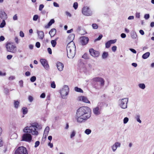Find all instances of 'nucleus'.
<instances>
[{
    "label": "nucleus",
    "instance_id": "nucleus-1",
    "mask_svg": "<svg viewBox=\"0 0 154 154\" xmlns=\"http://www.w3.org/2000/svg\"><path fill=\"white\" fill-rule=\"evenodd\" d=\"M41 128V126L37 123H32L31 126L25 127L23 129V131L25 133L23 135L21 140L30 142L32 140V136L30 133L37 136L38 134V131Z\"/></svg>",
    "mask_w": 154,
    "mask_h": 154
},
{
    "label": "nucleus",
    "instance_id": "nucleus-2",
    "mask_svg": "<svg viewBox=\"0 0 154 154\" xmlns=\"http://www.w3.org/2000/svg\"><path fill=\"white\" fill-rule=\"evenodd\" d=\"M91 116V109L87 106H82L76 111V118L78 122H84L90 118Z\"/></svg>",
    "mask_w": 154,
    "mask_h": 154
},
{
    "label": "nucleus",
    "instance_id": "nucleus-3",
    "mask_svg": "<svg viewBox=\"0 0 154 154\" xmlns=\"http://www.w3.org/2000/svg\"><path fill=\"white\" fill-rule=\"evenodd\" d=\"M66 50L68 57L69 58H73L76 53V47L73 42H69L67 45Z\"/></svg>",
    "mask_w": 154,
    "mask_h": 154
},
{
    "label": "nucleus",
    "instance_id": "nucleus-4",
    "mask_svg": "<svg viewBox=\"0 0 154 154\" xmlns=\"http://www.w3.org/2000/svg\"><path fill=\"white\" fill-rule=\"evenodd\" d=\"M128 101V98L120 99L118 101L119 106L122 109L127 107V103Z\"/></svg>",
    "mask_w": 154,
    "mask_h": 154
},
{
    "label": "nucleus",
    "instance_id": "nucleus-5",
    "mask_svg": "<svg viewBox=\"0 0 154 154\" xmlns=\"http://www.w3.org/2000/svg\"><path fill=\"white\" fill-rule=\"evenodd\" d=\"M60 91V93L63 99H65L66 96L68 95L69 92V88L68 86L65 85Z\"/></svg>",
    "mask_w": 154,
    "mask_h": 154
},
{
    "label": "nucleus",
    "instance_id": "nucleus-6",
    "mask_svg": "<svg viewBox=\"0 0 154 154\" xmlns=\"http://www.w3.org/2000/svg\"><path fill=\"white\" fill-rule=\"evenodd\" d=\"M102 104V103H98L97 106L93 109V111L94 115L97 116L101 114Z\"/></svg>",
    "mask_w": 154,
    "mask_h": 154
},
{
    "label": "nucleus",
    "instance_id": "nucleus-7",
    "mask_svg": "<svg viewBox=\"0 0 154 154\" xmlns=\"http://www.w3.org/2000/svg\"><path fill=\"white\" fill-rule=\"evenodd\" d=\"M6 47L9 52L15 53L16 52V46L12 45L10 42L8 43L6 45Z\"/></svg>",
    "mask_w": 154,
    "mask_h": 154
},
{
    "label": "nucleus",
    "instance_id": "nucleus-8",
    "mask_svg": "<svg viewBox=\"0 0 154 154\" xmlns=\"http://www.w3.org/2000/svg\"><path fill=\"white\" fill-rule=\"evenodd\" d=\"M82 12L84 15L87 16H91L92 14L91 10L87 6L84 7L82 8Z\"/></svg>",
    "mask_w": 154,
    "mask_h": 154
},
{
    "label": "nucleus",
    "instance_id": "nucleus-9",
    "mask_svg": "<svg viewBox=\"0 0 154 154\" xmlns=\"http://www.w3.org/2000/svg\"><path fill=\"white\" fill-rule=\"evenodd\" d=\"M14 154H28L26 148L23 146L19 147L15 151Z\"/></svg>",
    "mask_w": 154,
    "mask_h": 154
},
{
    "label": "nucleus",
    "instance_id": "nucleus-10",
    "mask_svg": "<svg viewBox=\"0 0 154 154\" xmlns=\"http://www.w3.org/2000/svg\"><path fill=\"white\" fill-rule=\"evenodd\" d=\"M40 62L42 66L46 70H48L49 69V66L47 61L46 60L43 59H41Z\"/></svg>",
    "mask_w": 154,
    "mask_h": 154
},
{
    "label": "nucleus",
    "instance_id": "nucleus-11",
    "mask_svg": "<svg viewBox=\"0 0 154 154\" xmlns=\"http://www.w3.org/2000/svg\"><path fill=\"white\" fill-rule=\"evenodd\" d=\"M92 80L94 82H100V85L101 86L103 87L104 85L105 81L102 78L99 77H95Z\"/></svg>",
    "mask_w": 154,
    "mask_h": 154
},
{
    "label": "nucleus",
    "instance_id": "nucleus-12",
    "mask_svg": "<svg viewBox=\"0 0 154 154\" xmlns=\"http://www.w3.org/2000/svg\"><path fill=\"white\" fill-rule=\"evenodd\" d=\"M89 52L91 55L94 57H97L100 55V53L99 51H95L93 48L90 49Z\"/></svg>",
    "mask_w": 154,
    "mask_h": 154
},
{
    "label": "nucleus",
    "instance_id": "nucleus-13",
    "mask_svg": "<svg viewBox=\"0 0 154 154\" xmlns=\"http://www.w3.org/2000/svg\"><path fill=\"white\" fill-rule=\"evenodd\" d=\"M80 40L81 43L83 45H86L88 43L89 41L88 38L85 36L80 37Z\"/></svg>",
    "mask_w": 154,
    "mask_h": 154
},
{
    "label": "nucleus",
    "instance_id": "nucleus-14",
    "mask_svg": "<svg viewBox=\"0 0 154 154\" xmlns=\"http://www.w3.org/2000/svg\"><path fill=\"white\" fill-rule=\"evenodd\" d=\"M56 66L59 71H63L64 67V65L63 63L59 62H57L56 63Z\"/></svg>",
    "mask_w": 154,
    "mask_h": 154
},
{
    "label": "nucleus",
    "instance_id": "nucleus-15",
    "mask_svg": "<svg viewBox=\"0 0 154 154\" xmlns=\"http://www.w3.org/2000/svg\"><path fill=\"white\" fill-rule=\"evenodd\" d=\"M121 146V143L119 142H116L111 147V148L113 152H114L116 150L117 148L118 147H120Z\"/></svg>",
    "mask_w": 154,
    "mask_h": 154
},
{
    "label": "nucleus",
    "instance_id": "nucleus-16",
    "mask_svg": "<svg viewBox=\"0 0 154 154\" xmlns=\"http://www.w3.org/2000/svg\"><path fill=\"white\" fill-rule=\"evenodd\" d=\"M0 17L3 20L6 19L7 17L6 13L5 11L1 10H0Z\"/></svg>",
    "mask_w": 154,
    "mask_h": 154
},
{
    "label": "nucleus",
    "instance_id": "nucleus-17",
    "mask_svg": "<svg viewBox=\"0 0 154 154\" xmlns=\"http://www.w3.org/2000/svg\"><path fill=\"white\" fill-rule=\"evenodd\" d=\"M80 100H82L85 103H90V101L88 100L87 98L85 96H81L79 97Z\"/></svg>",
    "mask_w": 154,
    "mask_h": 154
},
{
    "label": "nucleus",
    "instance_id": "nucleus-18",
    "mask_svg": "<svg viewBox=\"0 0 154 154\" xmlns=\"http://www.w3.org/2000/svg\"><path fill=\"white\" fill-rule=\"evenodd\" d=\"M37 33L38 34L39 38L41 39H42L44 36V34L43 32L42 31H37Z\"/></svg>",
    "mask_w": 154,
    "mask_h": 154
},
{
    "label": "nucleus",
    "instance_id": "nucleus-19",
    "mask_svg": "<svg viewBox=\"0 0 154 154\" xmlns=\"http://www.w3.org/2000/svg\"><path fill=\"white\" fill-rule=\"evenodd\" d=\"M75 36V35L74 34L72 33L70 34L68 37L67 41L69 42H73V41L74 38Z\"/></svg>",
    "mask_w": 154,
    "mask_h": 154
},
{
    "label": "nucleus",
    "instance_id": "nucleus-20",
    "mask_svg": "<svg viewBox=\"0 0 154 154\" xmlns=\"http://www.w3.org/2000/svg\"><path fill=\"white\" fill-rule=\"evenodd\" d=\"M131 38L133 39H135L137 38V35L134 31H132L131 33Z\"/></svg>",
    "mask_w": 154,
    "mask_h": 154
},
{
    "label": "nucleus",
    "instance_id": "nucleus-21",
    "mask_svg": "<svg viewBox=\"0 0 154 154\" xmlns=\"http://www.w3.org/2000/svg\"><path fill=\"white\" fill-rule=\"evenodd\" d=\"M56 30L55 29L53 28L49 32V34L51 37L54 36L56 33Z\"/></svg>",
    "mask_w": 154,
    "mask_h": 154
},
{
    "label": "nucleus",
    "instance_id": "nucleus-22",
    "mask_svg": "<svg viewBox=\"0 0 154 154\" xmlns=\"http://www.w3.org/2000/svg\"><path fill=\"white\" fill-rule=\"evenodd\" d=\"M140 115L139 114H136L134 118L137 121L140 123H141V121L140 119Z\"/></svg>",
    "mask_w": 154,
    "mask_h": 154
},
{
    "label": "nucleus",
    "instance_id": "nucleus-23",
    "mask_svg": "<svg viewBox=\"0 0 154 154\" xmlns=\"http://www.w3.org/2000/svg\"><path fill=\"white\" fill-rule=\"evenodd\" d=\"M150 53L149 52H147L143 54L142 55V58L143 59H146L148 58L150 55Z\"/></svg>",
    "mask_w": 154,
    "mask_h": 154
},
{
    "label": "nucleus",
    "instance_id": "nucleus-24",
    "mask_svg": "<svg viewBox=\"0 0 154 154\" xmlns=\"http://www.w3.org/2000/svg\"><path fill=\"white\" fill-rule=\"evenodd\" d=\"M49 129L50 128L48 126L47 127L45 128L44 133V135H45V136H47L48 135V134L49 131Z\"/></svg>",
    "mask_w": 154,
    "mask_h": 154
},
{
    "label": "nucleus",
    "instance_id": "nucleus-25",
    "mask_svg": "<svg viewBox=\"0 0 154 154\" xmlns=\"http://www.w3.org/2000/svg\"><path fill=\"white\" fill-rule=\"evenodd\" d=\"M108 55V52L104 51L102 55V58L103 59H105L107 58Z\"/></svg>",
    "mask_w": 154,
    "mask_h": 154
},
{
    "label": "nucleus",
    "instance_id": "nucleus-26",
    "mask_svg": "<svg viewBox=\"0 0 154 154\" xmlns=\"http://www.w3.org/2000/svg\"><path fill=\"white\" fill-rule=\"evenodd\" d=\"M19 102L18 100H14V105L15 108L17 109L19 106Z\"/></svg>",
    "mask_w": 154,
    "mask_h": 154
},
{
    "label": "nucleus",
    "instance_id": "nucleus-27",
    "mask_svg": "<svg viewBox=\"0 0 154 154\" xmlns=\"http://www.w3.org/2000/svg\"><path fill=\"white\" fill-rule=\"evenodd\" d=\"M22 110L23 115L26 114L28 112V109L26 107H23L22 108Z\"/></svg>",
    "mask_w": 154,
    "mask_h": 154
},
{
    "label": "nucleus",
    "instance_id": "nucleus-28",
    "mask_svg": "<svg viewBox=\"0 0 154 154\" xmlns=\"http://www.w3.org/2000/svg\"><path fill=\"white\" fill-rule=\"evenodd\" d=\"M75 91L77 92L83 93V90L80 88H79L77 87H76L75 88Z\"/></svg>",
    "mask_w": 154,
    "mask_h": 154
},
{
    "label": "nucleus",
    "instance_id": "nucleus-29",
    "mask_svg": "<svg viewBox=\"0 0 154 154\" xmlns=\"http://www.w3.org/2000/svg\"><path fill=\"white\" fill-rule=\"evenodd\" d=\"M51 43L53 47H54L57 44V42L56 40H52L51 42Z\"/></svg>",
    "mask_w": 154,
    "mask_h": 154
},
{
    "label": "nucleus",
    "instance_id": "nucleus-30",
    "mask_svg": "<svg viewBox=\"0 0 154 154\" xmlns=\"http://www.w3.org/2000/svg\"><path fill=\"white\" fill-rule=\"evenodd\" d=\"M6 24V23L4 20H3L2 23L0 25V28H2L4 27Z\"/></svg>",
    "mask_w": 154,
    "mask_h": 154
},
{
    "label": "nucleus",
    "instance_id": "nucleus-31",
    "mask_svg": "<svg viewBox=\"0 0 154 154\" xmlns=\"http://www.w3.org/2000/svg\"><path fill=\"white\" fill-rule=\"evenodd\" d=\"M139 87L142 89H144L145 88V85L144 84L141 83L139 84Z\"/></svg>",
    "mask_w": 154,
    "mask_h": 154
},
{
    "label": "nucleus",
    "instance_id": "nucleus-32",
    "mask_svg": "<svg viewBox=\"0 0 154 154\" xmlns=\"http://www.w3.org/2000/svg\"><path fill=\"white\" fill-rule=\"evenodd\" d=\"M54 19H52L50 20V21L48 23V26H50L52 25V24L54 23Z\"/></svg>",
    "mask_w": 154,
    "mask_h": 154
},
{
    "label": "nucleus",
    "instance_id": "nucleus-33",
    "mask_svg": "<svg viewBox=\"0 0 154 154\" xmlns=\"http://www.w3.org/2000/svg\"><path fill=\"white\" fill-rule=\"evenodd\" d=\"M111 45L110 42L108 41L105 43V47L106 48H109L110 47Z\"/></svg>",
    "mask_w": 154,
    "mask_h": 154
},
{
    "label": "nucleus",
    "instance_id": "nucleus-34",
    "mask_svg": "<svg viewBox=\"0 0 154 154\" xmlns=\"http://www.w3.org/2000/svg\"><path fill=\"white\" fill-rule=\"evenodd\" d=\"M76 132L75 131H73L71 133L70 135V137L71 138H72L75 135Z\"/></svg>",
    "mask_w": 154,
    "mask_h": 154
},
{
    "label": "nucleus",
    "instance_id": "nucleus-35",
    "mask_svg": "<svg viewBox=\"0 0 154 154\" xmlns=\"http://www.w3.org/2000/svg\"><path fill=\"white\" fill-rule=\"evenodd\" d=\"M91 132V130L90 129H86L85 131V133L87 135H89L90 134Z\"/></svg>",
    "mask_w": 154,
    "mask_h": 154
},
{
    "label": "nucleus",
    "instance_id": "nucleus-36",
    "mask_svg": "<svg viewBox=\"0 0 154 154\" xmlns=\"http://www.w3.org/2000/svg\"><path fill=\"white\" fill-rule=\"evenodd\" d=\"M78 4L77 2H74V3L73 5V7L74 8V9L75 10H76L78 8Z\"/></svg>",
    "mask_w": 154,
    "mask_h": 154
},
{
    "label": "nucleus",
    "instance_id": "nucleus-37",
    "mask_svg": "<svg viewBox=\"0 0 154 154\" xmlns=\"http://www.w3.org/2000/svg\"><path fill=\"white\" fill-rule=\"evenodd\" d=\"M36 80V78L35 76H33L30 79V81L32 82H34Z\"/></svg>",
    "mask_w": 154,
    "mask_h": 154
},
{
    "label": "nucleus",
    "instance_id": "nucleus-38",
    "mask_svg": "<svg viewBox=\"0 0 154 154\" xmlns=\"http://www.w3.org/2000/svg\"><path fill=\"white\" fill-rule=\"evenodd\" d=\"M92 27L93 29H96L98 28V26L96 23H93L92 24Z\"/></svg>",
    "mask_w": 154,
    "mask_h": 154
},
{
    "label": "nucleus",
    "instance_id": "nucleus-39",
    "mask_svg": "<svg viewBox=\"0 0 154 154\" xmlns=\"http://www.w3.org/2000/svg\"><path fill=\"white\" fill-rule=\"evenodd\" d=\"M51 87L53 88H56V85L54 81L52 82L51 85Z\"/></svg>",
    "mask_w": 154,
    "mask_h": 154
},
{
    "label": "nucleus",
    "instance_id": "nucleus-40",
    "mask_svg": "<svg viewBox=\"0 0 154 154\" xmlns=\"http://www.w3.org/2000/svg\"><path fill=\"white\" fill-rule=\"evenodd\" d=\"M150 17V15L149 14H146L144 15V18L146 20L148 19Z\"/></svg>",
    "mask_w": 154,
    "mask_h": 154
},
{
    "label": "nucleus",
    "instance_id": "nucleus-41",
    "mask_svg": "<svg viewBox=\"0 0 154 154\" xmlns=\"http://www.w3.org/2000/svg\"><path fill=\"white\" fill-rule=\"evenodd\" d=\"M28 100L30 102H32L33 100V97L31 96H29L28 97Z\"/></svg>",
    "mask_w": 154,
    "mask_h": 154
},
{
    "label": "nucleus",
    "instance_id": "nucleus-42",
    "mask_svg": "<svg viewBox=\"0 0 154 154\" xmlns=\"http://www.w3.org/2000/svg\"><path fill=\"white\" fill-rule=\"evenodd\" d=\"M44 7V5L43 4H41L39 5V11H42V9Z\"/></svg>",
    "mask_w": 154,
    "mask_h": 154
},
{
    "label": "nucleus",
    "instance_id": "nucleus-43",
    "mask_svg": "<svg viewBox=\"0 0 154 154\" xmlns=\"http://www.w3.org/2000/svg\"><path fill=\"white\" fill-rule=\"evenodd\" d=\"M129 120V119L128 117H125L124 118L123 120V123L124 124L127 123Z\"/></svg>",
    "mask_w": 154,
    "mask_h": 154
},
{
    "label": "nucleus",
    "instance_id": "nucleus-44",
    "mask_svg": "<svg viewBox=\"0 0 154 154\" xmlns=\"http://www.w3.org/2000/svg\"><path fill=\"white\" fill-rule=\"evenodd\" d=\"M111 44L115 43L117 41V39L111 40L109 41Z\"/></svg>",
    "mask_w": 154,
    "mask_h": 154
},
{
    "label": "nucleus",
    "instance_id": "nucleus-45",
    "mask_svg": "<svg viewBox=\"0 0 154 154\" xmlns=\"http://www.w3.org/2000/svg\"><path fill=\"white\" fill-rule=\"evenodd\" d=\"M38 18V15H35L34 16L33 20L34 21H36Z\"/></svg>",
    "mask_w": 154,
    "mask_h": 154
},
{
    "label": "nucleus",
    "instance_id": "nucleus-46",
    "mask_svg": "<svg viewBox=\"0 0 154 154\" xmlns=\"http://www.w3.org/2000/svg\"><path fill=\"white\" fill-rule=\"evenodd\" d=\"M102 37H103L102 35L101 34V35H100L99 36V37H98V38L96 39L95 40V42L97 41L100 40L101 39Z\"/></svg>",
    "mask_w": 154,
    "mask_h": 154
},
{
    "label": "nucleus",
    "instance_id": "nucleus-47",
    "mask_svg": "<svg viewBox=\"0 0 154 154\" xmlns=\"http://www.w3.org/2000/svg\"><path fill=\"white\" fill-rule=\"evenodd\" d=\"M19 83L20 87L22 88L23 87V81L21 80L19 81Z\"/></svg>",
    "mask_w": 154,
    "mask_h": 154
},
{
    "label": "nucleus",
    "instance_id": "nucleus-48",
    "mask_svg": "<svg viewBox=\"0 0 154 154\" xmlns=\"http://www.w3.org/2000/svg\"><path fill=\"white\" fill-rule=\"evenodd\" d=\"M82 58H83L85 59H88V58H89V57H88V55L86 54H84L82 56Z\"/></svg>",
    "mask_w": 154,
    "mask_h": 154
},
{
    "label": "nucleus",
    "instance_id": "nucleus-49",
    "mask_svg": "<svg viewBox=\"0 0 154 154\" xmlns=\"http://www.w3.org/2000/svg\"><path fill=\"white\" fill-rule=\"evenodd\" d=\"M39 144H40V142L39 141H36L35 143V145L34 147L35 148L37 147L39 145Z\"/></svg>",
    "mask_w": 154,
    "mask_h": 154
},
{
    "label": "nucleus",
    "instance_id": "nucleus-50",
    "mask_svg": "<svg viewBox=\"0 0 154 154\" xmlns=\"http://www.w3.org/2000/svg\"><path fill=\"white\" fill-rule=\"evenodd\" d=\"M117 49V47L116 46H113L112 48V50L113 52H115Z\"/></svg>",
    "mask_w": 154,
    "mask_h": 154
},
{
    "label": "nucleus",
    "instance_id": "nucleus-51",
    "mask_svg": "<svg viewBox=\"0 0 154 154\" xmlns=\"http://www.w3.org/2000/svg\"><path fill=\"white\" fill-rule=\"evenodd\" d=\"M20 36L21 37H23L24 36V33L22 31H21L20 32Z\"/></svg>",
    "mask_w": 154,
    "mask_h": 154
},
{
    "label": "nucleus",
    "instance_id": "nucleus-52",
    "mask_svg": "<svg viewBox=\"0 0 154 154\" xmlns=\"http://www.w3.org/2000/svg\"><path fill=\"white\" fill-rule=\"evenodd\" d=\"M35 46L37 48H39L40 47V43L39 42H36L35 44Z\"/></svg>",
    "mask_w": 154,
    "mask_h": 154
},
{
    "label": "nucleus",
    "instance_id": "nucleus-53",
    "mask_svg": "<svg viewBox=\"0 0 154 154\" xmlns=\"http://www.w3.org/2000/svg\"><path fill=\"white\" fill-rule=\"evenodd\" d=\"M17 19H18V17L17 15V14H15L13 17V20H17Z\"/></svg>",
    "mask_w": 154,
    "mask_h": 154
},
{
    "label": "nucleus",
    "instance_id": "nucleus-54",
    "mask_svg": "<svg viewBox=\"0 0 154 154\" xmlns=\"http://www.w3.org/2000/svg\"><path fill=\"white\" fill-rule=\"evenodd\" d=\"M47 51L49 54H52V50L50 48H48Z\"/></svg>",
    "mask_w": 154,
    "mask_h": 154
},
{
    "label": "nucleus",
    "instance_id": "nucleus-55",
    "mask_svg": "<svg viewBox=\"0 0 154 154\" xmlns=\"http://www.w3.org/2000/svg\"><path fill=\"white\" fill-rule=\"evenodd\" d=\"M121 36L122 38H125L126 37V35L125 33H122L121 34Z\"/></svg>",
    "mask_w": 154,
    "mask_h": 154
},
{
    "label": "nucleus",
    "instance_id": "nucleus-56",
    "mask_svg": "<svg viewBox=\"0 0 154 154\" xmlns=\"http://www.w3.org/2000/svg\"><path fill=\"white\" fill-rule=\"evenodd\" d=\"M65 14L66 15L69 16V17H71V14H70V13L68 11H66Z\"/></svg>",
    "mask_w": 154,
    "mask_h": 154
},
{
    "label": "nucleus",
    "instance_id": "nucleus-57",
    "mask_svg": "<svg viewBox=\"0 0 154 154\" xmlns=\"http://www.w3.org/2000/svg\"><path fill=\"white\" fill-rule=\"evenodd\" d=\"M130 50L134 54H136L137 53L136 51L134 49L130 48Z\"/></svg>",
    "mask_w": 154,
    "mask_h": 154
},
{
    "label": "nucleus",
    "instance_id": "nucleus-58",
    "mask_svg": "<svg viewBox=\"0 0 154 154\" xmlns=\"http://www.w3.org/2000/svg\"><path fill=\"white\" fill-rule=\"evenodd\" d=\"M53 5L55 7H59V4L56 2H54L53 3Z\"/></svg>",
    "mask_w": 154,
    "mask_h": 154
},
{
    "label": "nucleus",
    "instance_id": "nucleus-59",
    "mask_svg": "<svg viewBox=\"0 0 154 154\" xmlns=\"http://www.w3.org/2000/svg\"><path fill=\"white\" fill-rule=\"evenodd\" d=\"M135 16L136 18H139L140 17V13H136L135 14Z\"/></svg>",
    "mask_w": 154,
    "mask_h": 154
},
{
    "label": "nucleus",
    "instance_id": "nucleus-60",
    "mask_svg": "<svg viewBox=\"0 0 154 154\" xmlns=\"http://www.w3.org/2000/svg\"><path fill=\"white\" fill-rule=\"evenodd\" d=\"M25 74L26 76H28L30 75L31 73L27 71L25 72Z\"/></svg>",
    "mask_w": 154,
    "mask_h": 154
},
{
    "label": "nucleus",
    "instance_id": "nucleus-61",
    "mask_svg": "<svg viewBox=\"0 0 154 154\" xmlns=\"http://www.w3.org/2000/svg\"><path fill=\"white\" fill-rule=\"evenodd\" d=\"M45 97V93H42L40 96V97L41 98H44Z\"/></svg>",
    "mask_w": 154,
    "mask_h": 154
},
{
    "label": "nucleus",
    "instance_id": "nucleus-62",
    "mask_svg": "<svg viewBox=\"0 0 154 154\" xmlns=\"http://www.w3.org/2000/svg\"><path fill=\"white\" fill-rule=\"evenodd\" d=\"M134 18V17L133 16H129L128 17V20H133Z\"/></svg>",
    "mask_w": 154,
    "mask_h": 154
},
{
    "label": "nucleus",
    "instance_id": "nucleus-63",
    "mask_svg": "<svg viewBox=\"0 0 154 154\" xmlns=\"http://www.w3.org/2000/svg\"><path fill=\"white\" fill-rule=\"evenodd\" d=\"M4 92L6 94H8L9 93V90L6 88L4 89Z\"/></svg>",
    "mask_w": 154,
    "mask_h": 154
},
{
    "label": "nucleus",
    "instance_id": "nucleus-64",
    "mask_svg": "<svg viewBox=\"0 0 154 154\" xmlns=\"http://www.w3.org/2000/svg\"><path fill=\"white\" fill-rule=\"evenodd\" d=\"M12 55H7V58L8 60H10L12 58Z\"/></svg>",
    "mask_w": 154,
    "mask_h": 154
}]
</instances>
